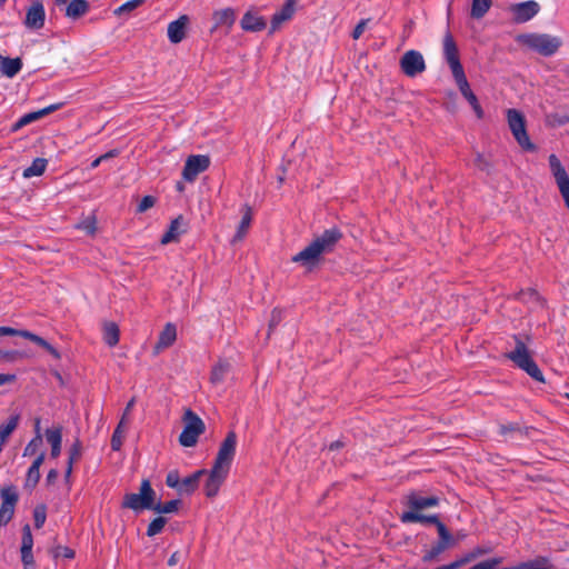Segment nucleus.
<instances>
[{
  "label": "nucleus",
  "instance_id": "obj_1",
  "mask_svg": "<svg viewBox=\"0 0 569 569\" xmlns=\"http://www.w3.org/2000/svg\"><path fill=\"white\" fill-rule=\"evenodd\" d=\"M341 238L342 233L337 228L325 230L301 251L292 256L291 262L300 264L307 272H312L321 264L323 256L331 252Z\"/></svg>",
  "mask_w": 569,
  "mask_h": 569
},
{
  "label": "nucleus",
  "instance_id": "obj_2",
  "mask_svg": "<svg viewBox=\"0 0 569 569\" xmlns=\"http://www.w3.org/2000/svg\"><path fill=\"white\" fill-rule=\"evenodd\" d=\"M512 340L513 347L506 350L505 358L510 360L517 368L523 370L533 380L543 383V373L533 360L532 352L529 349L530 337L513 335Z\"/></svg>",
  "mask_w": 569,
  "mask_h": 569
},
{
  "label": "nucleus",
  "instance_id": "obj_3",
  "mask_svg": "<svg viewBox=\"0 0 569 569\" xmlns=\"http://www.w3.org/2000/svg\"><path fill=\"white\" fill-rule=\"evenodd\" d=\"M516 42L522 49L537 52L543 57L555 54L562 44L559 37L536 32L518 34Z\"/></svg>",
  "mask_w": 569,
  "mask_h": 569
},
{
  "label": "nucleus",
  "instance_id": "obj_4",
  "mask_svg": "<svg viewBox=\"0 0 569 569\" xmlns=\"http://www.w3.org/2000/svg\"><path fill=\"white\" fill-rule=\"evenodd\" d=\"M506 120L508 129L518 146L527 152H535L536 144L531 141L527 130V119L525 114L517 109H508L506 111Z\"/></svg>",
  "mask_w": 569,
  "mask_h": 569
},
{
  "label": "nucleus",
  "instance_id": "obj_5",
  "mask_svg": "<svg viewBox=\"0 0 569 569\" xmlns=\"http://www.w3.org/2000/svg\"><path fill=\"white\" fill-rule=\"evenodd\" d=\"M156 501V491L152 489L149 480L143 479L140 485V489L138 493H126L123 496V500L121 507L124 509H131L136 512L151 509L153 507V502Z\"/></svg>",
  "mask_w": 569,
  "mask_h": 569
},
{
  "label": "nucleus",
  "instance_id": "obj_6",
  "mask_svg": "<svg viewBox=\"0 0 569 569\" xmlns=\"http://www.w3.org/2000/svg\"><path fill=\"white\" fill-rule=\"evenodd\" d=\"M183 430L179 436V442L183 447H193L197 445L199 437L204 432L206 426L202 419L191 409H184Z\"/></svg>",
  "mask_w": 569,
  "mask_h": 569
},
{
  "label": "nucleus",
  "instance_id": "obj_7",
  "mask_svg": "<svg viewBox=\"0 0 569 569\" xmlns=\"http://www.w3.org/2000/svg\"><path fill=\"white\" fill-rule=\"evenodd\" d=\"M403 523L411 522H427L433 523L437 527L439 535V542L442 543L446 549L453 547L456 545V538L448 531L446 526L439 520L436 515L426 516L417 512H403L400 517Z\"/></svg>",
  "mask_w": 569,
  "mask_h": 569
},
{
  "label": "nucleus",
  "instance_id": "obj_8",
  "mask_svg": "<svg viewBox=\"0 0 569 569\" xmlns=\"http://www.w3.org/2000/svg\"><path fill=\"white\" fill-rule=\"evenodd\" d=\"M238 438L234 431H229L219 446L213 468L229 472L236 456Z\"/></svg>",
  "mask_w": 569,
  "mask_h": 569
},
{
  "label": "nucleus",
  "instance_id": "obj_9",
  "mask_svg": "<svg viewBox=\"0 0 569 569\" xmlns=\"http://www.w3.org/2000/svg\"><path fill=\"white\" fill-rule=\"evenodd\" d=\"M0 526H7L14 515L16 505L19 500L17 488L12 485L0 489Z\"/></svg>",
  "mask_w": 569,
  "mask_h": 569
},
{
  "label": "nucleus",
  "instance_id": "obj_10",
  "mask_svg": "<svg viewBox=\"0 0 569 569\" xmlns=\"http://www.w3.org/2000/svg\"><path fill=\"white\" fill-rule=\"evenodd\" d=\"M539 11L540 4L535 0L513 3L507 8V12L515 23H525L536 17Z\"/></svg>",
  "mask_w": 569,
  "mask_h": 569
},
{
  "label": "nucleus",
  "instance_id": "obj_11",
  "mask_svg": "<svg viewBox=\"0 0 569 569\" xmlns=\"http://www.w3.org/2000/svg\"><path fill=\"white\" fill-rule=\"evenodd\" d=\"M443 54L451 69L453 79L465 76V71L459 59L458 47L450 32H447L443 37Z\"/></svg>",
  "mask_w": 569,
  "mask_h": 569
},
{
  "label": "nucleus",
  "instance_id": "obj_12",
  "mask_svg": "<svg viewBox=\"0 0 569 569\" xmlns=\"http://www.w3.org/2000/svg\"><path fill=\"white\" fill-rule=\"evenodd\" d=\"M401 71L410 78L422 73L427 66L423 56L417 50H409L403 53L399 61Z\"/></svg>",
  "mask_w": 569,
  "mask_h": 569
},
{
  "label": "nucleus",
  "instance_id": "obj_13",
  "mask_svg": "<svg viewBox=\"0 0 569 569\" xmlns=\"http://www.w3.org/2000/svg\"><path fill=\"white\" fill-rule=\"evenodd\" d=\"M2 336H19L24 339L32 341L39 347L43 348L47 352H49L54 359L59 360L61 358V353L47 340L42 337L32 333L28 330H18L11 327H0V337Z\"/></svg>",
  "mask_w": 569,
  "mask_h": 569
},
{
  "label": "nucleus",
  "instance_id": "obj_14",
  "mask_svg": "<svg viewBox=\"0 0 569 569\" xmlns=\"http://www.w3.org/2000/svg\"><path fill=\"white\" fill-rule=\"evenodd\" d=\"M210 162V157L207 154L189 156L182 170V178L188 182L194 181L198 174L209 168Z\"/></svg>",
  "mask_w": 569,
  "mask_h": 569
},
{
  "label": "nucleus",
  "instance_id": "obj_15",
  "mask_svg": "<svg viewBox=\"0 0 569 569\" xmlns=\"http://www.w3.org/2000/svg\"><path fill=\"white\" fill-rule=\"evenodd\" d=\"M207 473L208 479L203 486V491L208 499H213L218 496L219 490L226 481L229 472L212 467L209 471H207Z\"/></svg>",
  "mask_w": 569,
  "mask_h": 569
},
{
  "label": "nucleus",
  "instance_id": "obj_16",
  "mask_svg": "<svg viewBox=\"0 0 569 569\" xmlns=\"http://www.w3.org/2000/svg\"><path fill=\"white\" fill-rule=\"evenodd\" d=\"M189 22V17L187 14H182L177 20L168 24L167 34L171 43H180L186 38Z\"/></svg>",
  "mask_w": 569,
  "mask_h": 569
},
{
  "label": "nucleus",
  "instance_id": "obj_17",
  "mask_svg": "<svg viewBox=\"0 0 569 569\" xmlns=\"http://www.w3.org/2000/svg\"><path fill=\"white\" fill-rule=\"evenodd\" d=\"M44 8L40 1H36L27 10L24 24L29 29H41L44 24Z\"/></svg>",
  "mask_w": 569,
  "mask_h": 569
},
{
  "label": "nucleus",
  "instance_id": "obj_18",
  "mask_svg": "<svg viewBox=\"0 0 569 569\" xmlns=\"http://www.w3.org/2000/svg\"><path fill=\"white\" fill-rule=\"evenodd\" d=\"M296 0H287L282 8L277 11L272 18L270 23V33L277 31L282 23L290 20L296 11Z\"/></svg>",
  "mask_w": 569,
  "mask_h": 569
},
{
  "label": "nucleus",
  "instance_id": "obj_19",
  "mask_svg": "<svg viewBox=\"0 0 569 569\" xmlns=\"http://www.w3.org/2000/svg\"><path fill=\"white\" fill-rule=\"evenodd\" d=\"M240 26L244 31L258 32L267 27V22L256 10L250 9L243 14Z\"/></svg>",
  "mask_w": 569,
  "mask_h": 569
},
{
  "label": "nucleus",
  "instance_id": "obj_20",
  "mask_svg": "<svg viewBox=\"0 0 569 569\" xmlns=\"http://www.w3.org/2000/svg\"><path fill=\"white\" fill-rule=\"evenodd\" d=\"M187 223L184 222V219L182 216H178L174 218L167 232L162 236L160 242L161 244H168L171 242L179 241V238L181 234H183L187 231Z\"/></svg>",
  "mask_w": 569,
  "mask_h": 569
},
{
  "label": "nucleus",
  "instance_id": "obj_21",
  "mask_svg": "<svg viewBox=\"0 0 569 569\" xmlns=\"http://www.w3.org/2000/svg\"><path fill=\"white\" fill-rule=\"evenodd\" d=\"M439 503V499L435 496L421 497L416 492H411L407 496V505L410 508L408 512L420 513L419 510L435 507Z\"/></svg>",
  "mask_w": 569,
  "mask_h": 569
},
{
  "label": "nucleus",
  "instance_id": "obj_22",
  "mask_svg": "<svg viewBox=\"0 0 569 569\" xmlns=\"http://www.w3.org/2000/svg\"><path fill=\"white\" fill-rule=\"evenodd\" d=\"M177 339V328L173 323L168 322L159 335L158 341L153 348V353L159 355L163 349L169 348Z\"/></svg>",
  "mask_w": 569,
  "mask_h": 569
},
{
  "label": "nucleus",
  "instance_id": "obj_23",
  "mask_svg": "<svg viewBox=\"0 0 569 569\" xmlns=\"http://www.w3.org/2000/svg\"><path fill=\"white\" fill-rule=\"evenodd\" d=\"M241 212H242V218H241V221L239 222V226L237 228L234 236L231 239L232 244L243 241V239L246 238V236L250 229L251 222H252L253 213H252V208L250 206L244 204L241 208Z\"/></svg>",
  "mask_w": 569,
  "mask_h": 569
},
{
  "label": "nucleus",
  "instance_id": "obj_24",
  "mask_svg": "<svg viewBox=\"0 0 569 569\" xmlns=\"http://www.w3.org/2000/svg\"><path fill=\"white\" fill-rule=\"evenodd\" d=\"M213 26L211 32L214 30L226 27L230 29L236 22V11L232 8H223L216 10L212 13Z\"/></svg>",
  "mask_w": 569,
  "mask_h": 569
},
{
  "label": "nucleus",
  "instance_id": "obj_25",
  "mask_svg": "<svg viewBox=\"0 0 569 569\" xmlns=\"http://www.w3.org/2000/svg\"><path fill=\"white\" fill-rule=\"evenodd\" d=\"M60 104H51L49 107H46L41 110H38V111H34V112H30V113H27L24 114L23 117H21L11 128V130L13 132L20 130L22 127L33 122V121H37L39 119H41L42 117L56 111L57 109H59Z\"/></svg>",
  "mask_w": 569,
  "mask_h": 569
},
{
  "label": "nucleus",
  "instance_id": "obj_26",
  "mask_svg": "<svg viewBox=\"0 0 569 569\" xmlns=\"http://www.w3.org/2000/svg\"><path fill=\"white\" fill-rule=\"evenodd\" d=\"M103 341L109 347H116L120 340V329L114 321H104L102 323Z\"/></svg>",
  "mask_w": 569,
  "mask_h": 569
},
{
  "label": "nucleus",
  "instance_id": "obj_27",
  "mask_svg": "<svg viewBox=\"0 0 569 569\" xmlns=\"http://www.w3.org/2000/svg\"><path fill=\"white\" fill-rule=\"evenodd\" d=\"M22 68V60L20 58H6L0 54V74L8 78L14 77Z\"/></svg>",
  "mask_w": 569,
  "mask_h": 569
},
{
  "label": "nucleus",
  "instance_id": "obj_28",
  "mask_svg": "<svg viewBox=\"0 0 569 569\" xmlns=\"http://www.w3.org/2000/svg\"><path fill=\"white\" fill-rule=\"evenodd\" d=\"M69 457H68V463L67 469L64 473L66 480H69L72 473L73 465L80 460L82 456V443L79 439H76L74 442L71 445L69 449Z\"/></svg>",
  "mask_w": 569,
  "mask_h": 569
},
{
  "label": "nucleus",
  "instance_id": "obj_29",
  "mask_svg": "<svg viewBox=\"0 0 569 569\" xmlns=\"http://www.w3.org/2000/svg\"><path fill=\"white\" fill-rule=\"evenodd\" d=\"M207 473L204 469L196 471L193 475L181 480L178 491L180 493L190 495L199 485L200 477Z\"/></svg>",
  "mask_w": 569,
  "mask_h": 569
},
{
  "label": "nucleus",
  "instance_id": "obj_30",
  "mask_svg": "<svg viewBox=\"0 0 569 569\" xmlns=\"http://www.w3.org/2000/svg\"><path fill=\"white\" fill-rule=\"evenodd\" d=\"M231 366L227 360L220 359L211 369L210 382L219 385L224 380V376L229 372Z\"/></svg>",
  "mask_w": 569,
  "mask_h": 569
},
{
  "label": "nucleus",
  "instance_id": "obj_31",
  "mask_svg": "<svg viewBox=\"0 0 569 569\" xmlns=\"http://www.w3.org/2000/svg\"><path fill=\"white\" fill-rule=\"evenodd\" d=\"M46 438L47 441L51 445V457L57 458L61 450V428L47 429Z\"/></svg>",
  "mask_w": 569,
  "mask_h": 569
},
{
  "label": "nucleus",
  "instance_id": "obj_32",
  "mask_svg": "<svg viewBox=\"0 0 569 569\" xmlns=\"http://www.w3.org/2000/svg\"><path fill=\"white\" fill-rule=\"evenodd\" d=\"M43 461H44V453L41 452L36 458V460L33 461V463L31 465V467L28 470L27 479H26L27 487H34L38 483V481L40 479L39 469H40L41 465L43 463Z\"/></svg>",
  "mask_w": 569,
  "mask_h": 569
},
{
  "label": "nucleus",
  "instance_id": "obj_33",
  "mask_svg": "<svg viewBox=\"0 0 569 569\" xmlns=\"http://www.w3.org/2000/svg\"><path fill=\"white\" fill-rule=\"evenodd\" d=\"M89 9V3L86 0H71L67 6L66 16L71 19H78L83 16Z\"/></svg>",
  "mask_w": 569,
  "mask_h": 569
},
{
  "label": "nucleus",
  "instance_id": "obj_34",
  "mask_svg": "<svg viewBox=\"0 0 569 569\" xmlns=\"http://www.w3.org/2000/svg\"><path fill=\"white\" fill-rule=\"evenodd\" d=\"M48 164V160L44 158H36L31 166L26 168L22 172V177L26 179L32 178V177H40L44 173L46 168Z\"/></svg>",
  "mask_w": 569,
  "mask_h": 569
},
{
  "label": "nucleus",
  "instance_id": "obj_35",
  "mask_svg": "<svg viewBox=\"0 0 569 569\" xmlns=\"http://www.w3.org/2000/svg\"><path fill=\"white\" fill-rule=\"evenodd\" d=\"M486 551L481 548H476L475 550H472L470 553H468L467 556H465L463 558L459 559V560H456L449 565H446V566H441V567H438L436 569H458L460 568L461 566L470 562L471 560L478 558L479 556L483 555Z\"/></svg>",
  "mask_w": 569,
  "mask_h": 569
},
{
  "label": "nucleus",
  "instance_id": "obj_36",
  "mask_svg": "<svg viewBox=\"0 0 569 569\" xmlns=\"http://www.w3.org/2000/svg\"><path fill=\"white\" fill-rule=\"evenodd\" d=\"M492 0H473L471 6V17L475 19H481L487 11L490 9Z\"/></svg>",
  "mask_w": 569,
  "mask_h": 569
},
{
  "label": "nucleus",
  "instance_id": "obj_37",
  "mask_svg": "<svg viewBox=\"0 0 569 569\" xmlns=\"http://www.w3.org/2000/svg\"><path fill=\"white\" fill-rule=\"evenodd\" d=\"M456 84L458 89L460 90L461 94L466 98V100L470 103L477 99L476 94L472 92L469 82L467 80L466 74L460 76L459 78L455 79Z\"/></svg>",
  "mask_w": 569,
  "mask_h": 569
},
{
  "label": "nucleus",
  "instance_id": "obj_38",
  "mask_svg": "<svg viewBox=\"0 0 569 569\" xmlns=\"http://www.w3.org/2000/svg\"><path fill=\"white\" fill-rule=\"evenodd\" d=\"M180 505H181L180 500H171V501H167L164 503L154 501L152 510L158 513H173L179 510Z\"/></svg>",
  "mask_w": 569,
  "mask_h": 569
},
{
  "label": "nucleus",
  "instance_id": "obj_39",
  "mask_svg": "<svg viewBox=\"0 0 569 569\" xmlns=\"http://www.w3.org/2000/svg\"><path fill=\"white\" fill-rule=\"evenodd\" d=\"M519 569H553V567L548 558L538 557L533 560L520 565Z\"/></svg>",
  "mask_w": 569,
  "mask_h": 569
},
{
  "label": "nucleus",
  "instance_id": "obj_40",
  "mask_svg": "<svg viewBox=\"0 0 569 569\" xmlns=\"http://www.w3.org/2000/svg\"><path fill=\"white\" fill-rule=\"evenodd\" d=\"M283 318V310L279 307H276L270 312V318L268 322V338L274 332L276 328L280 325Z\"/></svg>",
  "mask_w": 569,
  "mask_h": 569
},
{
  "label": "nucleus",
  "instance_id": "obj_41",
  "mask_svg": "<svg viewBox=\"0 0 569 569\" xmlns=\"http://www.w3.org/2000/svg\"><path fill=\"white\" fill-rule=\"evenodd\" d=\"M128 426L118 423L111 437V448L114 451H119L123 443L124 433Z\"/></svg>",
  "mask_w": 569,
  "mask_h": 569
},
{
  "label": "nucleus",
  "instance_id": "obj_42",
  "mask_svg": "<svg viewBox=\"0 0 569 569\" xmlns=\"http://www.w3.org/2000/svg\"><path fill=\"white\" fill-rule=\"evenodd\" d=\"M77 229L86 231L88 234L93 236L97 232V218L91 214L82 219L77 226Z\"/></svg>",
  "mask_w": 569,
  "mask_h": 569
},
{
  "label": "nucleus",
  "instance_id": "obj_43",
  "mask_svg": "<svg viewBox=\"0 0 569 569\" xmlns=\"http://www.w3.org/2000/svg\"><path fill=\"white\" fill-rule=\"evenodd\" d=\"M19 420V415L11 416L6 423L0 425V435L9 438L10 435L17 429Z\"/></svg>",
  "mask_w": 569,
  "mask_h": 569
},
{
  "label": "nucleus",
  "instance_id": "obj_44",
  "mask_svg": "<svg viewBox=\"0 0 569 569\" xmlns=\"http://www.w3.org/2000/svg\"><path fill=\"white\" fill-rule=\"evenodd\" d=\"M475 166L487 173H490L493 169V161H490L483 153H477L475 158Z\"/></svg>",
  "mask_w": 569,
  "mask_h": 569
},
{
  "label": "nucleus",
  "instance_id": "obj_45",
  "mask_svg": "<svg viewBox=\"0 0 569 569\" xmlns=\"http://www.w3.org/2000/svg\"><path fill=\"white\" fill-rule=\"evenodd\" d=\"M166 523H167L166 518L157 517L149 523L148 529H147V535L149 537H153V536L160 533L162 531V529L164 528Z\"/></svg>",
  "mask_w": 569,
  "mask_h": 569
},
{
  "label": "nucleus",
  "instance_id": "obj_46",
  "mask_svg": "<svg viewBox=\"0 0 569 569\" xmlns=\"http://www.w3.org/2000/svg\"><path fill=\"white\" fill-rule=\"evenodd\" d=\"M146 0H129L119 8L114 10L116 16H121L123 13H128L137 9L139 6H141Z\"/></svg>",
  "mask_w": 569,
  "mask_h": 569
},
{
  "label": "nucleus",
  "instance_id": "obj_47",
  "mask_svg": "<svg viewBox=\"0 0 569 569\" xmlns=\"http://www.w3.org/2000/svg\"><path fill=\"white\" fill-rule=\"evenodd\" d=\"M33 547V537L31 533V529L29 525L23 526L22 528V540H21V549L20 550H32Z\"/></svg>",
  "mask_w": 569,
  "mask_h": 569
},
{
  "label": "nucleus",
  "instance_id": "obj_48",
  "mask_svg": "<svg viewBox=\"0 0 569 569\" xmlns=\"http://www.w3.org/2000/svg\"><path fill=\"white\" fill-rule=\"evenodd\" d=\"M446 549V547L440 543L439 541L431 547L430 550H428L425 556L422 557V560L426 562L432 561L436 559L440 553H442Z\"/></svg>",
  "mask_w": 569,
  "mask_h": 569
},
{
  "label": "nucleus",
  "instance_id": "obj_49",
  "mask_svg": "<svg viewBox=\"0 0 569 569\" xmlns=\"http://www.w3.org/2000/svg\"><path fill=\"white\" fill-rule=\"evenodd\" d=\"M23 353L18 350H1L0 349V361L14 362L23 358Z\"/></svg>",
  "mask_w": 569,
  "mask_h": 569
},
{
  "label": "nucleus",
  "instance_id": "obj_50",
  "mask_svg": "<svg viewBox=\"0 0 569 569\" xmlns=\"http://www.w3.org/2000/svg\"><path fill=\"white\" fill-rule=\"evenodd\" d=\"M46 508L44 506H38L33 511L34 526L41 528L46 521Z\"/></svg>",
  "mask_w": 569,
  "mask_h": 569
},
{
  "label": "nucleus",
  "instance_id": "obj_51",
  "mask_svg": "<svg viewBox=\"0 0 569 569\" xmlns=\"http://www.w3.org/2000/svg\"><path fill=\"white\" fill-rule=\"evenodd\" d=\"M156 204V198L153 196H146L141 199L137 207V212L142 213L151 209Z\"/></svg>",
  "mask_w": 569,
  "mask_h": 569
},
{
  "label": "nucleus",
  "instance_id": "obj_52",
  "mask_svg": "<svg viewBox=\"0 0 569 569\" xmlns=\"http://www.w3.org/2000/svg\"><path fill=\"white\" fill-rule=\"evenodd\" d=\"M23 569H34V559L32 550H20Z\"/></svg>",
  "mask_w": 569,
  "mask_h": 569
},
{
  "label": "nucleus",
  "instance_id": "obj_53",
  "mask_svg": "<svg viewBox=\"0 0 569 569\" xmlns=\"http://www.w3.org/2000/svg\"><path fill=\"white\" fill-rule=\"evenodd\" d=\"M42 443L41 435H37L36 438H33L24 448V456L33 455L36 450L40 447Z\"/></svg>",
  "mask_w": 569,
  "mask_h": 569
},
{
  "label": "nucleus",
  "instance_id": "obj_54",
  "mask_svg": "<svg viewBox=\"0 0 569 569\" xmlns=\"http://www.w3.org/2000/svg\"><path fill=\"white\" fill-rule=\"evenodd\" d=\"M134 403H136V398L133 397L128 401V403L122 412L119 423L124 425V426L129 425V416H130V412H131Z\"/></svg>",
  "mask_w": 569,
  "mask_h": 569
},
{
  "label": "nucleus",
  "instance_id": "obj_55",
  "mask_svg": "<svg viewBox=\"0 0 569 569\" xmlns=\"http://www.w3.org/2000/svg\"><path fill=\"white\" fill-rule=\"evenodd\" d=\"M180 482L181 481H180L178 471L173 470V471H170L167 475L166 483H167L168 487L176 488L178 490L179 486H180Z\"/></svg>",
  "mask_w": 569,
  "mask_h": 569
},
{
  "label": "nucleus",
  "instance_id": "obj_56",
  "mask_svg": "<svg viewBox=\"0 0 569 569\" xmlns=\"http://www.w3.org/2000/svg\"><path fill=\"white\" fill-rule=\"evenodd\" d=\"M54 557H64L67 559H72L74 557V551L69 547L59 546L54 549Z\"/></svg>",
  "mask_w": 569,
  "mask_h": 569
},
{
  "label": "nucleus",
  "instance_id": "obj_57",
  "mask_svg": "<svg viewBox=\"0 0 569 569\" xmlns=\"http://www.w3.org/2000/svg\"><path fill=\"white\" fill-rule=\"evenodd\" d=\"M471 569H498V560L497 559L485 560V561H481V562L475 565L473 567H471Z\"/></svg>",
  "mask_w": 569,
  "mask_h": 569
},
{
  "label": "nucleus",
  "instance_id": "obj_58",
  "mask_svg": "<svg viewBox=\"0 0 569 569\" xmlns=\"http://www.w3.org/2000/svg\"><path fill=\"white\" fill-rule=\"evenodd\" d=\"M368 19H363L361 20L357 26L356 28L353 29L352 31V38L355 40L359 39L361 37V34L363 33L366 27H367V23H368Z\"/></svg>",
  "mask_w": 569,
  "mask_h": 569
},
{
  "label": "nucleus",
  "instance_id": "obj_59",
  "mask_svg": "<svg viewBox=\"0 0 569 569\" xmlns=\"http://www.w3.org/2000/svg\"><path fill=\"white\" fill-rule=\"evenodd\" d=\"M518 298L523 300V301L537 300L538 299V293L533 289H528L527 291H520L518 293Z\"/></svg>",
  "mask_w": 569,
  "mask_h": 569
},
{
  "label": "nucleus",
  "instance_id": "obj_60",
  "mask_svg": "<svg viewBox=\"0 0 569 569\" xmlns=\"http://www.w3.org/2000/svg\"><path fill=\"white\" fill-rule=\"evenodd\" d=\"M16 381V376L11 373H0V387L6 383H12Z\"/></svg>",
  "mask_w": 569,
  "mask_h": 569
},
{
  "label": "nucleus",
  "instance_id": "obj_61",
  "mask_svg": "<svg viewBox=\"0 0 569 569\" xmlns=\"http://www.w3.org/2000/svg\"><path fill=\"white\" fill-rule=\"evenodd\" d=\"M470 106L472 107L476 116L481 119L483 117V110L478 101V99H476L475 101L470 102Z\"/></svg>",
  "mask_w": 569,
  "mask_h": 569
},
{
  "label": "nucleus",
  "instance_id": "obj_62",
  "mask_svg": "<svg viewBox=\"0 0 569 569\" xmlns=\"http://www.w3.org/2000/svg\"><path fill=\"white\" fill-rule=\"evenodd\" d=\"M518 430H519L518 428H516L515 426H511V425L510 426H502L500 428V433L507 435V433H509L511 431H518Z\"/></svg>",
  "mask_w": 569,
  "mask_h": 569
},
{
  "label": "nucleus",
  "instance_id": "obj_63",
  "mask_svg": "<svg viewBox=\"0 0 569 569\" xmlns=\"http://www.w3.org/2000/svg\"><path fill=\"white\" fill-rule=\"evenodd\" d=\"M178 561H179V556H178V552L176 551V552H173V553L171 555V557L169 558V560H168V565H169L170 567H172V566H176V565L178 563Z\"/></svg>",
  "mask_w": 569,
  "mask_h": 569
},
{
  "label": "nucleus",
  "instance_id": "obj_64",
  "mask_svg": "<svg viewBox=\"0 0 569 569\" xmlns=\"http://www.w3.org/2000/svg\"><path fill=\"white\" fill-rule=\"evenodd\" d=\"M58 477V471L56 469H51L47 476L48 482H53Z\"/></svg>",
  "mask_w": 569,
  "mask_h": 569
}]
</instances>
